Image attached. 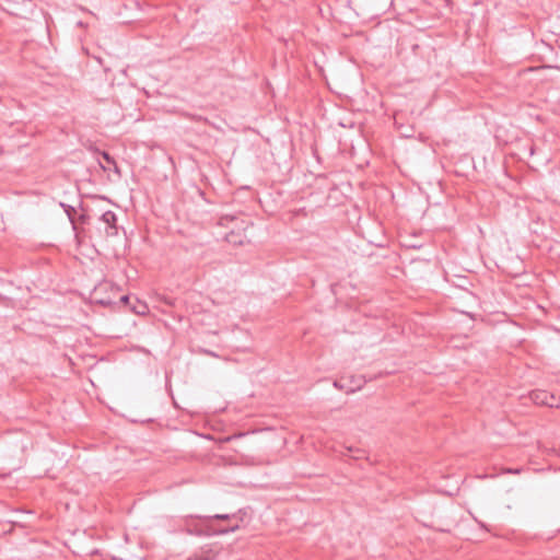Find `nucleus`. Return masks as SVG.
Here are the masks:
<instances>
[{
  "label": "nucleus",
  "mask_w": 560,
  "mask_h": 560,
  "mask_svg": "<svg viewBox=\"0 0 560 560\" xmlns=\"http://www.w3.org/2000/svg\"><path fill=\"white\" fill-rule=\"evenodd\" d=\"M234 236H235V235H234V233H230V234H228V235H226V240H228V242L237 243V241H236V240H234Z\"/></svg>",
  "instance_id": "14"
},
{
  "label": "nucleus",
  "mask_w": 560,
  "mask_h": 560,
  "mask_svg": "<svg viewBox=\"0 0 560 560\" xmlns=\"http://www.w3.org/2000/svg\"><path fill=\"white\" fill-rule=\"evenodd\" d=\"M102 156L106 161L108 166H113L114 171L119 174V168L117 166V163H116L115 159L113 156H110L109 153H107V152H103Z\"/></svg>",
  "instance_id": "8"
},
{
  "label": "nucleus",
  "mask_w": 560,
  "mask_h": 560,
  "mask_svg": "<svg viewBox=\"0 0 560 560\" xmlns=\"http://www.w3.org/2000/svg\"><path fill=\"white\" fill-rule=\"evenodd\" d=\"M230 517V514H215L213 516H210L209 520H229Z\"/></svg>",
  "instance_id": "12"
},
{
  "label": "nucleus",
  "mask_w": 560,
  "mask_h": 560,
  "mask_svg": "<svg viewBox=\"0 0 560 560\" xmlns=\"http://www.w3.org/2000/svg\"><path fill=\"white\" fill-rule=\"evenodd\" d=\"M122 307L129 308L131 312L138 315H144L149 311L148 305L143 302H140L138 299H135V303L129 301V303Z\"/></svg>",
  "instance_id": "5"
},
{
  "label": "nucleus",
  "mask_w": 560,
  "mask_h": 560,
  "mask_svg": "<svg viewBox=\"0 0 560 560\" xmlns=\"http://www.w3.org/2000/svg\"><path fill=\"white\" fill-rule=\"evenodd\" d=\"M100 220L106 225L105 235L107 237H114L118 235L117 215L115 212L108 210L105 211Z\"/></svg>",
  "instance_id": "3"
},
{
  "label": "nucleus",
  "mask_w": 560,
  "mask_h": 560,
  "mask_svg": "<svg viewBox=\"0 0 560 560\" xmlns=\"http://www.w3.org/2000/svg\"><path fill=\"white\" fill-rule=\"evenodd\" d=\"M237 529H238V525L235 524V525H232V526L226 527V528L214 529V530H212L209 534L210 535H224V534H228V533H233V532H235Z\"/></svg>",
  "instance_id": "7"
},
{
  "label": "nucleus",
  "mask_w": 560,
  "mask_h": 560,
  "mask_svg": "<svg viewBox=\"0 0 560 560\" xmlns=\"http://www.w3.org/2000/svg\"><path fill=\"white\" fill-rule=\"evenodd\" d=\"M79 220L81 221V223H86L89 220V215L85 213H82V214H80Z\"/></svg>",
  "instance_id": "13"
},
{
  "label": "nucleus",
  "mask_w": 560,
  "mask_h": 560,
  "mask_svg": "<svg viewBox=\"0 0 560 560\" xmlns=\"http://www.w3.org/2000/svg\"><path fill=\"white\" fill-rule=\"evenodd\" d=\"M62 206L65 208V212L67 213L69 220L74 224V219H73V215L75 214L74 207H72V206H65V205H62Z\"/></svg>",
  "instance_id": "10"
},
{
  "label": "nucleus",
  "mask_w": 560,
  "mask_h": 560,
  "mask_svg": "<svg viewBox=\"0 0 560 560\" xmlns=\"http://www.w3.org/2000/svg\"><path fill=\"white\" fill-rule=\"evenodd\" d=\"M218 551L212 546H205L192 553L187 560H217Z\"/></svg>",
  "instance_id": "4"
},
{
  "label": "nucleus",
  "mask_w": 560,
  "mask_h": 560,
  "mask_svg": "<svg viewBox=\"0 0 560 560\" xmlns=\"http://www.w3.org/2000/svg\"><path fill=\"white\" fill-rule=\"evenodd\" d=\"M334 386L339 388V389H346L347 390V387H349V385L347 384V377H341L340 380H337L334 382Z\"/></svg>",
  "instance_id": "11"
},
{
  "label": "nucleus",
  "mask_w": 560,
  "mask_h": 560,
  "mask_svg": "<svg viewBox=\"0 0 560 560\" xmlns=\"http://www.w3.org/2000/svg\"><path fill=\"white\" fill-rule=\"evenodd\" d=\"M205 353L209 354V355H212V357H218L214 352L212 351H208V350H205L203 351Z\"/></svg>",
  "instance_id": "15"
},
{
  "label": "nucleus",
  "mask_w": 560,
  "mask_h": 560,
  "mask_svg": "<svg viewBox=\"0 0 560 560\" xmlns=\"http://www.w3.org/2000/svg\"><path fill=\"white\" fill-rule=\"evenodd\" d=\"M185 117H187L188 119L192 120V121H197V122H208V119L206 117H202L200 115H195V114H184Z\"/></svg>",
  "instance_id": "9"
},
{
  "label": "nucleus",
  "mask_w": 560,
  "mask_h": 560,
  "mask_svg": "<svg viewBox=\"0 0 560 560\" xmlns=\"http://www.w3.org/2000/svg\"><path fill=\"white\" fill-rule=\"evenodd\" d=\"M120 289L112 282L104 281L95 287L93 298L96 304L102 306H125L131 300L130 295H119Z\"/></svg>",
  "instance_id": "1"
},
{
  "label": "nucleus",
  "mask_w": 560,
  "mask_h": 560,
  "mask_svg": "<svg viewBox=\"0 0 560 560\" xmlns=\"http://www.w3.org/2000/svg\"><path fill=\"white\" fill-rule=\"evenodd\" d=\"M347 384L349 385V387H347V393H354L355 390H359L363 387L365 380H363L361 376H350L347 378Z\"/></svg>",
  "instance_id": "6"
},
{
  "label": "nucleus",
  "mask_w": 560,
  "mask_h": 560,
  "mask_svg": "<svg viewBox=\"0 0 560 560\" xmlns=\"http://www.w3.org/2000/svg\"><path fill=\"white\" fill-rule=\"evenodd\" d=\"M529 398L535 405L538 406L560 408V398L556 397L553 394L544 389L532 390L529 393Z\"/></svg>",
  "instance_id": "2"
}]
</instances>
